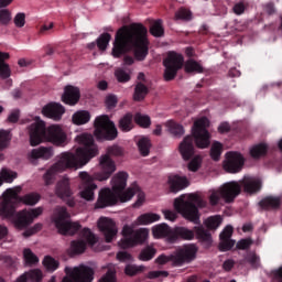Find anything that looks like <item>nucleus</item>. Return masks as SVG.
<instances>
[{"label": "nucleus", "mask_w": 282, "mask_h": 282, "mask_svg": "<svg viewBox=\"0 0 282 282\" xmlns=\"http://www.w3.org/2000/svg\"><path fill=\"white\" fill-rule=\"evenodd\" d=\"M127 180H129V174L126 172H119L115 175L111 180L112 189L105 187L99 191L95 208H109L111 206H116L118 202H129L135 193H140V186L135 183L123 192L124 188H127Z\"/></svg>", "instance_id": "20e7f679"}, {"label": "nucleus", "mask_w": 282, "mask_h": 282, "mask_svg": "<svg viewBox=\"0 0 282 282\" xmlns=\"http://www.w3.org/2000/svg\"><path fill=\"white\" fill-rule=\"evenodd\" d=\"M12 140V135H10V131L0 130V151L8 149L10 147V142ZM3 161V154L0 153V162Z\"/></svg>", "instance_id": "e433bc0d"}, {"label": "nucleus", "mask_w": 282, "mask_h": 282, "mask_svg": "<svg viewBox=\"0 0 282 282\" xmlns=\"http://www.w3.org/2000/svg\"><path fill=\"white\" fill-rule=\"evenodd\" d=\"M29 137L31 147H39L43 140L51 142L55 147L67 144V133L58 124L45 127V121H35L29 126Z\"/></svg>", "instance_id": "423d86ee"}, {"label": "nucleus", "mask_w": 282, "mask_h": 282, "mask_svg": "<svg viewBox=\"0 0 282 282\" xmlns=\"http://www.w3.org/2000/svg\"><path fill=\"white\" fill-rule=\"evenodd\" d=\"M164 79L166 82L175 80L177 72L184 67V55L170 51L167 52L166 58L163 59Z\"/></svg>", "instance_id": "dca6fc26"}, {"label": "nucleus", "mask_w": 282, "mask_h": 282, "mask_svg": "<svg viewBox=\"0 0 282 282\" xmlns=\"http://www.w3.org/2000/svg\"><path fill=\"white\" fill-rule=\"evenodd\" d=\"M195 259H197V247L195 245H184L170 256H159L155 262L159 265H166V263L171 262L174 268H182L185 263H193Z\"/></svg>", "instance_id": "1a4fd4ad"}, {"label": "nucleus", "mask_w": 282, "mask_h": 282, "mask_svg": "<svg viewBox=\"0 0 282 282\" xmlns=\"http://www.w3.org/2000/svg\"><path fill=\"white\" fill-rule=\"evenodd\" d=\"M119 129L129 132L133 129V115L127 113L119 120Z\"/></svg>", "instance_id": "4c0bfd02"}, {"label": "nucleus", "mask_w": 282, "mask_h": 282, "mask_svg": "<svg viewBox=\"0 0 282 282\" xmlns=\"http://www.w3.org/2000/svg\"><path fill=\"white\" fill-rule=\"evenodd\" d=\"M169 184L171 193H180V191L188 188L191 183L185 176L173 175L169 177Z\"/></svg>", "instance_id": "393cba45"}, {"label": "nucleus", "mask_w": 282, "mask_h": 282, "mask_svg": "<svg viewBox=\"0 0 282 282\" xmlns=\"http://www.w3.org/2000/svg\"><path fill=\"white\" fill-rule=\"evenodd\" d=\"M115 76H116L118 83H129V80H131V75H129V73H127L122 68L116 69Z\"/></svg>", "instance_id": "4d7b16f0"}, {"label": "nucleus", "mask_w": 282, "mask_h": 282, "mask_svg": "<svg viewBox=\"0 0 282 282\" xmlns=\"http://www.w3.org/2000/svg\"><path fill=\"white\" fill-rule=\"evenodd\" d=\"M1 261L6 265V268H11V269L17 268V259L10 256H2Z\"/></svg>", "instance_id": "bf43d9fd"}, {"label": "nucleus", "mask_w": 282, "mask_h": 282, "mask_svg": "<svg viewBox=\"0 0 282 282\" xmlns=\"http://www.w3.org/2000/svg\"><path fill=\"white\" fill-rule=\"evenodd\" d=\"M166 127L172 133V135H175V138H180L184 135V127L175 121H167Z\"/></svg>", "instance_id": "a19ab883"}, {"label": "nucleus", "mask_w": 282, "mask_h": 282, "mask_svg": "<svg viewBox=\"0 0 282 282\" xmlns=\"http://www.w3.org/2000/svg\"><path fill=\"white\" fill-rule=\"evenodd\" d=\"M243 164H246V160L243 155L239 152H227L226 160L224 162V170L226 173H241L243 169Z\"/></svg>", "instance_id": "a211bd4d"}, {"label": "nucleus", "mask_w": 282, "mask_h": 282, "mask_svg": "<svg viewBox=\"0 0 282 282\" xmlns=\"http://www.w3.org/2000/svg\"><path fill=\"white\" fill-rule=\"evenodd\" d=\"M13 23L15 28H23L25 25V13H17Z\"/></svg>", "instance_id": "052dcab7"}, {"label": "nucleus", "mask_w": 282, "mask_h": 282, "mask_svg": "<svg viewBox=\"0 0 282 282\" xmlns=\"http://www.w3.org/2000/svg\"><path fill=\"white\" fill-rule=\"evenodd\" d=\"M63 102L65 105H77L78 100H80V89L78 87L68 85L64 88V95L62 96Z\"/></svg>", "instance_id": "b1692460"}, {"label": "nucleus", "mask_w": 282, "mask_h": 282, "mask_svg": "<svg viewBox=\"0 0 282 282\" xmlns=\"http://www.w3.org/2000/svg\"><path fill=\"white\" fill-rule=\"evenodd\" d=\"M149 31L142 23H132L121 26L116 35L112 46L113 58H120L128 52H133L137 61H144L149 56Z\"/></svg>", "instance_id": "7ed1b4c3"}, {"label": "nucleus", "mask_w": 282, "mask_h": 282, "mask_svg": "<svg viewBox=\"0 0 282 282\" xmlns=\"http://www.w3.org/2000/svg\"><path fill=\"white\" fill-rule=\"evenodd\" d=\"M150 34H152V36H155L156 39H160L161 36H164V26H162V20H156L151 25Z\"/></svg>", "instance_id": "a18cd8bd"}, {"label": "nucleus", "mask_w": 282, "mask_h": 282, "mask_svg": "<svg viewBox=\"0 0 282 282\" xmlns=\"http://www.w3.org/2000/svg\"><path fill=\"white\" fill-rule=\"evenodd\" d=\"M210 121L203 117L194 122L192 135H187L180 144V153L183 160L188 161L195 155V142L198 149H208L210 147V132H208Z\"/></svg>", "instance_id": "39448f33"}, {"label": "nucleus", "mask_w": 282, "mask_h": 282, "mask_svg": "<svg viewBox=\"0 0 282 282\" xmlns=\"http://www.w3.org/2000/svg\"><path fill=\"white\" fill-rule=\"evenodd\" d=\"M10 58V54L0 52V77L1 78H10L11 70L10 65H8L4 61Z\"/></svg>", "instance_id": "2f4dec72"}, {"label": "nucleus", "mask_w": 282, "mask_h": 282, "mask_svg": "<svg viewBox=\"0 0 282 282\" xmlns=\"http://www.w3.org/2000/svg\"><path fill=\"white\" fill-rule=\"evenodd\" d=\"M118 261H131V253L127 251H119L117 253Z\"/></svg>", "instance_id": "338daca9"}, {"label": "nucleus", "mask_w": 282, "mask_h": 282, "mask_svg": "<svg viewBox=\"0 0 282 282\" xmlns=\"http://www.w3.org/2000/svg\"><path fill=\"white\" fill-rule=\"evenodd\" d=\"M54 155V149L52 147H40L31 151L30 158L32 160H50Z\"/></svg>", "instance_id": "cd10ccee"}, {"label": "nucleus", "mask_w": 282, "mask_h": 282, "mask_svg": "<svg viewBox=\"0 0 282 282\" xmlns=\"http://www.w3.org/2000/svg\"><path fill=\"white\" fill-rule=\"evenodd\" d=\"M69 212L67 207L57 206L52 215V221L55 228L58 230L59 235H76L80 230L82 226L79 223H72L69 220Z\"/></svg>", "instance_id": "f8f14e48"}, {"label": "nucleus", "mask_w": 282, "mask_h": 282, "mask_svg": "<svg viewBox=\"0 0 282 282\" xmlns=\"http://www.w3.org/2000/svg\"><path fill=\"white\" fill-rule=\"evenodd\" d=\"M42 113L45 118H51V120H61L63 113H65V107L61 104L50 102L43 107Z\"/></svg>", "instance_id": "5701e85b"}, {"label": "nucleus", "mask_w": 282, "mask_h": 282, "mask_svg": "<svg viewBox=\"0 0 282 282\" xmlns=\"http://www.w3.org/2000/svg\"><path fill=\"white\" fill-rule=\"evenodd\" d=\"M76 141L80 145L77 148L76 154L63 152L58 162L44 174L43 177L46 186L54 184L57 173H63L66 169H82V166H85L93 158L98 155V145L94 142V135L83 133L76 138Z\"/></svg>", "instance_id": "f03ea898"}, {"label": "nucleus", "mask_w": 282, "mask_h": 282, "mask_svg": "<svg viewBox=\"0 0 282 282\" xmlns=\"http://www.w3.org/2000/svg\"><path fill=\"white\" fill-rule=\"evenodd\" d=\"M270 151V145L265 142H260L254 144L249 153L253 160H261L262 158H265L268 155V152Z\"/></svg>", "instance_id": "bb28decb"}, {"label": "nucleus", "mask_w": 282, "mask_h": 282, "mask_svg": "<svg viewBox=\"0 0 282 282\" xmlns=\"http://www.w3.org/2000/svg\"><path fill=\"white\" fill-rule=\"evenodd\" d=\"M17 172H12L8 169H2L0 172V178L3 182H7L8 184H12V182H14V180H17Z\"/></svg>", "instance_id": "3c124183"}, {"label": "nucleus", "mask_w": 282, "mask_h": 282, "mask_svg": "<svg viewBox=\"0 0 282 282\" xmlns=\"http://www.w3.org/2000/svg\"><path fill=\"white\" fill-rule=\"evenodd\" d=\"M12 22V12L8 9H0V25H10Z\"/></svg>", "instance_id": "5fc2aeb1"}, {"label": "nucleus", "mask_w": 282, "mask_h": 282, "mask_svg": "<svg viewBox=\"0 0 282 282\" xmlns=\"http://www.w3.org/2000/svg\"><path fill=\"white\" fill-rule=\"evenodd\" d=\"M223 218L219 215L210 216L205 220V226L208 230H217L221 226Z\"/></svg>", "instance_id": "37998d69"}, {"label": "nucleus", "mask_w": 282, "mask_h": 282, "mask_svg": "<svg viewBox=\"0 0 282 282\" xmlns=\"http://www.w3.org/2000/svg\"><path fill=\"white\" fill-rule=\"evenodd\" d=\"M199 166H202L199 156H195L192 159V161L188 163V170L193 173H196V171H199Z\"/></svg>", "instance_id": "680f3d73"}, {"label": "nucleus", "mask_w": 282, "mask_h": 282, "mask_svg": "<svg viewBox=\"0 0 282 282\" xmlns=\"http://www.w3.org/2000/svg\"><path fill=\"white\" fill-rule=\"evenodd\" d=\"M161 217L158 214L145 213L138 217L137 221L139 226H149V224H155V221H160Z\"/></svg>", "instance_id": "7c9ffc66"}, {"label": "nucleus", "mask_w": 282, "mask_h": 282, "mask_svg": "<svg viewBox=\"0 0 282 282\" xmlns=\"http://www.w3.org/2000/svg\"><path fill=\"white\" fill-rule=\"evenodd\" d=\"M80 237L85 239L89 246H95V243L98 241V239H96V235H94L89 228H84L80 231Z\"/></svg>", "instance_id": "864d4df0"}, {"label": "nucleus", "mask_w": 282, "mask_h": 282, "mask_svg": "<svg viewBox=\"0 0 282 282\" xmlns=\"http://www.w3.org/2000/svg\"><path fill=\"white\" fill-rule=\"evenodd\" d=\"M41 202V195L37 193H30L24 196H19V192L9 188L3 194V202L0 206V217L2 219H11L18 228L23 230L33 224L36 217L43 215V207L33 209H23L17 213V204H25V206H36Z\"/></svg>", "instance_id": "f257e3e1"}, {"label": "nucleus", "mask_w": 282, "mask_h": 282, "mask_svg": "<svg viewBox=\"0 0 282 282\" xmlns=\"http://www.w3.org/2000/svg\"><path fill=\"white\" fill-rule=\"evenodd\" d=\"M99 282H116V273L112 271H108L100 280Z\"/></svg>", "instance_id": "0e129e2a"}, {"label": "nucleus", "mask_w": 282, "mask_h": 282, "mask_svg": "<svg viewBox=\"0 0 282 282\" xmlns=\"http://www.w3.org/2000/svg\"><path fill=\"white\" fill-rule=\"evenodd\" d=\"M218 132H220V133H230V123L221 122L218 127Z\"/></svg>", "instance_id": "774afa93"}, {"label": "nucleus", "mask_w": 282, "mask_h": 282, "mask_svg": "<svg viewBox=\"0 0 282 282\" xmlns=\"http://www.w3.org/2000/svg\"><path fill=\"white\" fill-rule=\"evenodd\" d=\"M199 239L203 243L210 246L213 243V236L208 229H205L204 226H196L194 229H188L186 227H174L173 236L170 238L171 243L182 239L183 241H193V239Z\"/></svg>", "instance_id": "9b49d317"}, {"label": "nucleus", "mask_w": 282, "mask_h": 282, "mask_svg": "<svg viewBox=\"0 0 282 282\" xmlns=\"http://www.w3.org/2000/svg\"><path fill=\"white\" fill-rule=\"evenodd\" d=\"M111 41V34L109 33H102L98 39H97V47L101 52H105L107 50V46L109 45V42Z\"/></svg>", "instance_id": "09e8293b"}, {"label": "nucleus", "mask_w": 282, "mask_h": 282, "mask_svg": "<svg viewBox=\"0 0 282 282\" xmlns=\"http://www.w3.org/2000/svg\"><path fill=\"white\" fill-rule=\"evenodd\" d=\"M43 265L44 268H46V270H50L51 272H54V270H58V261L50 256H46L44 258Z\"/></svg>", "instance_id": "6e6d98bb"}, {"label": "nucleus", "mask_w": 282, "mask_h": 282, "mask_svg": "<svg viewBox=\"0 0 282 282\" xmlns=\"http://www.w3.org/2000/svg\"><path fill=\"white\" fill-rule=\"evenodd\" d=\"M87 250V241L85 240H73L70 242V254H83Z\"/></svg>", "instance_id": "58836bf2"}, {"label": "nucleus", "mask_w": 282, "mask_h": 282, "mask_svg": "<svg viewBox=\"0 0 282 282\" xmlns=\"http://www.w3.org/2000/svg\"><path fill=\"white\" fill-rule=\"evenodd\" d=\"M149 95V87L139 82L134 87L133 100L135 102H142Z\"/></svg>", "instance_id": "c756f323"}, {"label": "nucleus", "mask_w": 282, "mask_h": 282, "mask_svg": "<svg viewBox=\"0 0 282 282\" xmlns=\"http://www.w3.org/2000/svg\"><path fill=\"white\" fill-rule=\"evenodd\" d=\"M100 232L105 236L106 242L111 243L113 237L118 235V228L116 227V221L111 218L101 217L97 224Z\"/></svg>", "instance_id": "6ab92c4d"}, {"label": "nucleus", "mask_w": 282, "mask_h": 282, "mask_svg": "<svg viewBox=\"0 0 282 282\" xmlns=\"http://www.w3.org/2000/svg\"><path fill=\"white\" fill-rule=\"evenodd\" d=\"M137 147L142 158H147L149 156V153H151V140L147 137L141 138L137 142Z\"/></svg>", "instance_id": "72a5a7b5"}, {"label": "nucleus", "mask_w": 282, "mask_h": 282, "mask_svg": "<svg viewBox=\"0 0 282 282\" xmlns=\"http://www.w3.org/2000/svg\"><path fill=\"white\" fill-rule=\"evenodd\" d=\"M262 187L263 184L261 183V178L248 177V195H257V193H261Z\"/></svg>", "instance_id": "473e14b6"}, {"label": "nucleus", "mask_w": 282, "mask_h": 282, "mask_svg": "<svg viewBox=\"0 0 282 282\" xmlns=\"http://www.w3.org/2000/svg\"><path fill=\"white\" fill-rule=\"evenodd\" d=\"M152 232L156 239H161L162 237H165L169 243H171V238L173 237V228H171L166 223L155 225L152 228Z\"/></svg>", "instance_id": "a878e982"}, {"label": "nucleus", "mask_w": 282, "mask_h": 282, "mask_svg": "<svg viewBox=\"0 0 282 282\" xmlns=\"http://www.w3.org/2000/svg\"><path fill=\"white\" fill-rule=\"evenodd\" d=\"M94 134L97 140L112 141L118 138V128H116V123L109 119V116L102 115L95 119Z\"/></svg>", "instance_id": "2eb2a0df"}, {"label": "nucleus", "mask_w": 282, "mask_h": 282, "mask_svg": "<svg viewBox=\"0 0 282 282\" xmlns=\"http://www.w3.org/2000/svg\"><path fill=\"white\" fill-rule=\"evenodd\" d=\"M197 206L198 208H206V200L197 194H189L188 200H185L184 196L174 199L175 210L180 213L184 219L196 225L199 224V209Z\"/></svg>", "instance_id": "6e6552de"}, {"label": "nucleus", "mask_w": 282, "mask_h": 282, "mask_svg": "<svg viewBox=\"0 0 282 282\" xmlns=\"http://www.w3.org/2000/svg\"><path fill=\"white\" fill-rule=\"evenodd\" d=\"M184 69L186 72V74H202L204 73V67L200 66L199 63H197V61L195 59H188L185 62Z\"/></svg>", "instance_id": "c9c22d12"}, {"label": "nucleus", "mask_w": 282, "mask_h": 282, "mask_svg": "<svg viewBox=\"0 0 282 282\" xmlns=\"http://www.w3.org/2000/svg\"><path fill=\"white\" fill-rule=\"evenodd\" d=\"M40 230H43V224L37 223L33 227H31L30 229H26L23 232V237H32V235H36V232H40Z\"/></svg>", "instance_id": "13d9d810"}, {"label": "nucleus", "mask_w": 282, "mask_h": 282, "mask_svg": "<svg viewBox=\"0 0 282 282\" xmlns=\"http://www.w3.org/2000/svg\"><path fill=\"white\" fill-rule=\"evenodd\" d=\"M261 246V239L257 238L254 241L251 237L248 238V267L249 270H259L261 268V256L258 254L257 251L250 250V246L254 245Z\"/></svg>", "instance_id": "4be33fe9"}, {"label": "nucleus", "mask_w": 282, "mask_h": 282, "mask_svg": "<svg viewBox=\"0 0 282 282\" xmlns=\"http://www.w3.org/2000/svg\"><path fill=\"white\" fill-rule=\"evenodd\" d=\"M23 257L26 265H36L39 263V257L32 252V249H24Z\"/></svg>", "instance_id": "8fccbe9b"}, {"label": "nucleus", "mask_w": 282, "mask_h": 282, "mask_svg": "<svg viewBox=\"0 0 282 282\" xmlns=\"http://www.w3.org/2000/svg\"><path fill=\"white\" fill-rule=\"evenodd\" d=\"M79 177L82 180V191L79 192L82 199L94 202L95 191L98 188V185L94 182V177L89 176L87 172H80Z\"/></svg>", "instance_id": "f3484780"}, {"label": "nucleus", "mask_w": 282, "mask_h": 282, "mask_svg": "<svg viewBox=\"0 0 282 282\" xmlns=\"http://www.w3.org/2000/svg\"><path fill=\"white\" fill-rule=\"evenodd\" d=\"M89 120H91V115L89 113V111L79 110L73 115L74 124H87Z\"/></svg>", "instance_id": "f704fd0d"}, {"label": "nucleus", "mask_w": 282, "mask_h": 282, "mask_svg": "<svg viewBox=\"0 0 282 282\" xmlns=\"http://www.w3.org/2000/svg\"><path fill=\"white\" fill-rule=\"evenodd\" d=\"M64 272L66 276L62 282H94V274H96L91 267L85 264L75 268L66 267ZM50 282H56V279L52 278Z\"/></svg>", "instance_id": "4468645a"}, {"label": "nucleus", "mask_w": 282, "mask_h": 282, "mask_svg": "<svg viewBox=\"0 0 282 282\" xmlns=\"http://www.w3.org/2000/svg\"><path fill=\"white\" fill-rule=\"evenodd\" d=\"M155 254H158V249L153 246H147L141 250L139 259L140 261H151Z\"/></svg>", "instance_id": "ea45409f"}, {"label": "nucleus", "mask_w": 282, "mask_h": 282, "mask_svg": "<svg viewBox=\"0 0 282 282\" xmlns=\"http://www.w3.org/2000/svg\"><path fill=\"white\" fill-rule=\"evenodd\" d=\"M223 151H224V145L219 141L214 142L210 148L212 160H214V162H219Z\"/></svg>", "instance_id": "79ce46f5"}, {"label": "nucleus", "mask_w": 282, "mask_h": 282, "mask_svg": "<svg viewBox=\"0 0 282 282\" xmlns=\"http://www.w3.org/2000/svg\"><path fill=\"white\" fill-rule=\"evenodd\" d=\"M248 193V176H245L242 181H231L223 184L218 189L212 192L209 196L210 206H217L219 199H224L226 204H232L235 199L241 194Z\"/></svg>", "instance_id": "0eeeda50"}, {"label": "nucleus", "mask_w": 282, "mask_h": 282, "mask_svg": "<svg viewBox=\"0 0 282 282\" xmlns=\"http://www.w3.org/2000/svg\"><path fill=\"white\" fill-rule=\"evenodd\" d=\"M144 272V265H135V264H128L124 268V273L127 276H135L137 274H140Z\"/></svg>", "instance_id": "603ef678"}, {"label": "nucleus", "mask_w": 282, "mask_h": 282, "mask_svg": "<svg viewBox=\"0 0 282 282\" xmlns=\"http://www.w3.org/2000/svg\"><path fill=\"white\" fill-rule=\"evenodd\" d=\"M175 19L177 21H191L193 19V12L182 7L175 12Z\"/></svg>", "instance_id": "de8ad7c7"}, {"label": "nucleus", "mask_w": 282, "mask_h": 282, "mask_svg": "<svg viewBox=\"0 0 282 282\" xmlns=\"http://www.w3.org/2000/svg\"><path fill=\"white\" fill-rule=\"evenodd\" d=\"M25 274L28 282H43V271L41 269H32Z\"/></svg>", "instance_id": "c03bdc74"}, {"label": "nucleus", "mask_w": 282, "mask_h": 282, "mask_svg": "<svg viewBox=\"0 0 282 282\" xmlns=\"http://www.w3.org/2000/svg\"><path fill=\"white\" fill-rule=\"evenodd\" d=\"M163 215L169 221H175L177 219V214L173 210L165 209L163 210Z\"/></svg>", "instance_id": "69168bd1"}, {"label": "nucleus", "mask_w": 282, "mask_h": 282, "mask_svg": "<svg viewBox=\"0 0 282 282\" xmlns=\"http://www.w3.org/2000/svg\"><path fill=\"white\" fill-rule=\"evenodd\" d=\"M124 155V150L119 145H110L107 148V154H104L99 159V166L101 172L96 173L95 177L98 182H105L116 173V162L111 158H122Z\"/></svg>", "instance_id": "9d476101"}, {"label": "nucleus", "mask_w": 282, "mask_h": 282, "mask_svg": "<svg viewBox=\"0 0 282 282\" xmlns=\"http://www.w3.org/2000/svg\"><path fill=\"white\" fill-rule=\"evenodd\" d=\"M232 232H235V229L232 226L227 225L224 230L219 235L220 243H219V250L221 252H228V250H232L235 248V245L237 243L235 240L230 239L232 237Z\"/></svg>", "instance_id": "412c9836"}, {"label": "nucleus", "mask_w": 282, "mask_h": 282, "mask_svg": "<svg viewBox=\"0 0 282 282\" xmlns=\"http://www.w3.org/2000/svg\"><path fill=\"white\" fill-rule=\"evenodd\" d=\"M259 206L262 210H275L281 207V198L268 196L259 202Z\"/></svg>", "instance_id": "c85d7f7f"}, {"label": "nucleus", "mask_w": 282, "mask_h": 282, "mask_svg": "<svg viewBox=\"0 0 282 282\" xmlns=\"http://www.w3.org/2000/svg\"><path fill=\"white\" fill-rule=\"evenodd\" d=\"M55 193L57 197L61 199H67V206L74 208L76 206V202L72 198V188L69 187V180L64 178L59 181L56 185Z\"/></svg>", "instance_id": "aec40b11"}, {"label": "nucleus", "mask_w": 282, "mask_h": 282, "mask_svg": "<svg viewBox=\"0 0 282 282\" xmlns=\"http://www.w3.org/2000/svg\"><path fill=\"white\" fill-rule=\"evenodd\" d=\"M134 122L139 124V127H142L143 129H149V127H151V117L138 112L134 116Z\"/></svg>", "instance_id": "49530a36"}, {"label": "nucleus", "mask_w": 282, "mask_h": 282, "mask_svg": "<svg viewBox=\"0 0 282 282\" xmlns=\"http://www.w3.org/2000/svg\"><path fill=\"white\" fill-rule=\"evenodd\" d=\"M106 105L109 109H113L118 105V97L116 95H109L106 97Z\"/></svg>", "instance_id": "e2e57ef3"}, {"label": "nucleus", "mask_w": 282, "mask_h": 282, "mask_svg": "<svg viewBox=\"0 0 282 282\" xmlns=\"http://www.w3.org/2000/svg\"><path fill=\"white\" fill-rule=\"evenodd\" d=\"M121 235L123 239L119 241V248L127 250L144 243L149 239V229L140 228L134 230L133 227L124 225Z\"/></svg>", "instance_id": "ddd939ff"}]
</instances>
